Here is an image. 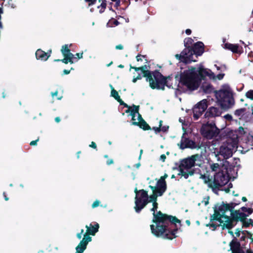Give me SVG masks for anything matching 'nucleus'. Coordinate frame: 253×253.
<instances>
[{
    "instance_id": "1",
    "label": "nucleus",
    "mask_w": 253,
    "mask_h": 253,
    "mask_svg": "<svg viewBox=\"0 0 253 253\" xmlns=\"http://www.w3.org/2000/svg\"><path fill=\"white\" fill-rule=\"evenodd\" d=\"M149 187L152 190L153 194L149 197V203H153V208L151 211H153V221L156 224L150 226L152 233L157 237L171 240L176 237L177 230L171 231L170 229L174 226V224L180 222V221L175 217L168 216L160 211L155 213V211L158 209L157 198L163 195L161 194L162 189L157 186L149 185Z\"/></svg>"
},
{
    "instance_id": "2",
    "label": "nucleus",
    "mask_w": 253,
    "mask_h": 253,
    "mask_svg": "<svg viewBox=\"0 0 253 253\" xmlns=\"http://www.w3.org/2000/svg\"><path fill=\"white\" fill-rule=\"evenodd\" d=\"M231 208L232 207L228 204H217L214 207V212L211 216V219L218 221L219 222L218 226H221L222 229H230L239 221H244L245 220L247 215L239 210L232 211L230 217L225 216L226 212L230 211Z\"/></svg>"
},
{
    "instance_id": "3",
    "label": "nucleus",
    "mask_w": 253,
    "mask_h": 253,
    "mask_svg": "<svg viewBox=\"0 0 253 253\" xmlns=\"http://www.w3.org/2000/svg\"><path fill=\"white\" fill-rule=\"evenodd\" d=\"M205 75L214 79V74L210 70L203 67H200L198 69L191 68L184 71L181 76L180 81L188 88L195 90L199 85V76L203 77Z\"/></svg>"
},
{
    "instance_id": "4",
    "label": "nucleus",
    "mask_w": 253,
    "mask_h": 253,
    "mask_svg": "<svg viewBox=\"0 0 253 253\" xmlns=\"http://www.w3.org/2000/svg\"><path fill=\"white\" fill-rule=\"evenodd\" d=\"M130 68L137 72L140 70L143 74V76L146 78V80L149 83L150 87L153 89H164L166 84V79L158 71L151 72L147 70V66L144 65L140 67H132Z\"/></svg>"
},
{
    "instance_id": "5",
    "label": "nucleus",
    "mask_w": 253,
    "mask_h": 253,
    "mask_svg": "<svg viewBox=\"0 0 253 253\" xmlns=\"http://www.w3.org/2000/svg\"><path fill=\"white\" fill-rule=\"evenodd\" d=\"M202 163V157L198 155H193L184 159L181 161L178 167V175L187 179L194 173V170L192 168L195 166H200Z\"/></svg>"
},
{
    "instance_id": "6",
    "label": "nucleus",
    "mask_w": 253,
    "mask_h": 253,
    "mask_svg": "<svg viewBox=\"0 0 253 253\" xmlns=\"http://www.w3.org/2000/svg\"><path fill=\"white\" fill-rule=\"evenodd\" d=\"M85 228H86V232L84 234L83 239L76 248V253H83L84 252L86 248L87 245L92 239L89 235L94 236L98 232L99 225L97 223L93 226L91 224H90L89 225H86Z\"/></svg>"
},
{
    "instance_id": "7",
    "label": "nucleus",
    "mask_w": 253,
    "mask_h": 253,
    "mask_svg": "<svg viewBox=\"0 0 253 253\" xmlns=\"http://www.w3.org/2000/svg\"><path fill=\"white\" fill-rule=\"evenodd\" d=\"M216 96L221 107L223 109L231 107L234 104L233 98L231 91L228 89L220 90L216 94Z\"/></svg>"
},
{
    "instance_id": "8",
    "label": "nucleus",
    "mask_w": 253,
    "mask_h": 253,
    "mask_svg": "<svg viewBox=\"0 0 253 253\" xmlns=\"http://www.w3.org/2000/svg\"><path fill=\"white\" fill-rule=\"evenodd\" d=\"M149 203V197L147 192L143 189L135 195L134 209L136 212H139Z\"/></svg>"
},
{
    "instance_id": "9",
    "label": "nucleus",
    "mask_w": 253,
    "mask_h": 253,
    "mask_svg": "<svg viewBox=\"0 0 253 253\" xmlns=\"http://www.w3.org/2000/svg\"><path fill=\"white\" fill-rule=\"evenodd\" d=\"M185 40L187 41V42L185 43V46L186 47L183 51L182 55H185L188 53H190V54H195V56L196 58H197L198 56L201 55L204 52V44L201 42H198L195 43L193 47V48L190 47V46H187V44L188 42L191 43L192 39L191 38H188Z\"/></svg>"
},
{
    "instance_id": "10",
    "label": "nucleus",
    "mask_w": 253,
    "mask_h": 253,
    "mask_svg": "<svg viewBox=\"0 0 253 253\" xmlns=\"http://www.w3.org/2000/svg\"><path fill=\"white\" fill-rule=\"evenodd\" d=\"M237 141L235 139L233 141L232 144H228L227 145H222L220 147L219 153L220 154L227 159L232 156L233 152L235 151L237 148Z\"/></svg>"
},
{
    "instance_id": "11",
    "label": "nucleus",
    "mask_w": 253,
    "mask_h": 253,
    "mask_svg": "<svg viewBox=\"0 0 253 253\" xmlns=\"http://www.w3.org/2000/svg\"><path fill=\"white\" fill-rule=\"evenodd\" d=\"M228 178L223 171H219L214 175L213 190L218 189L228 182Z\"/></svg>"
},
{
    "instance_id": "12",
    "label": "nucleus",
    "mask_w": 253,
    "mask_h": 253,
    "mask_svg": "<svg viewBox=\"0 0 253 253\" xmlns=\"http://www.w3.org/2000/svg\"><path fill=\"white\" fill-rule=\"evenodd\" d=\"M201 131L202 134L208 139L212 138L218 133V130L215 126L209 124L203 125Z\"/></svg>"
},
{
    "instance_id": "13",
    "label": "nucleus",
    "mask_w": 253,
    "mask_h": 253,
    "mask_svg": "<svg viewBox=\"0 0 253 253\" xmlns=\"http://www.w3.org/2000/svg\"><path fill=\"white\" fill-rule=\"evenodd\" d=\"M207 100L203 99L198 102L193 109V117L195 120H198L208 107Z\"/></svg>"
},
{
    "instance_id": "14",
    "label": "nucleus",
    "mask_w": 253,
    "mask_h": 253,
    "mask_svg": "<svg viewBox=\"0 0 253 253\" xmlns=\"http://www.w3.org/2000/svg\"><path fill=\"white\" fill-rule=\"evenodd\" d=\"M61 51L64 58L62 60L57 59L55 60L54 61H61L65 64H67L69 62L71 64L73 63V59L74 57V55L70 52V50L69 49L68 45L65 44L62 46Z\"/></svg>"
},
{
    "instance_id": "15",
    "label": "nucleus",
    "mask_w": 253,
    "mask_h": 253,
    "mask_svg": "<svg viewBox=\"0 0 253 253\" xmlns=\"http://www.w3.org/2000/svg\"><path fill=\"white\" fill-rule=\"evenodd\" d=\"M123 105L125 107L128 108V110L126 111V112H130V115L132 116V120L133 121H138L140 122V120L141 119V116L138 113V106L133 105L132 107H130L125 103H124Z\"/></svg>"
},
{
    "instance_id": "16",
    "label": "nucleus",
    "mask_w": 253,
    "mask_h": 253,
    "mask_svg": "<svg viewBox=\"0 0 253 253\" xmlns=\"http://www.w3.org/2000/svg\"><path fill=\"white\" fill-rule=\"evenodd\" d=\"M196 144L194 141L187 138L183 134L180 142V148L182 149L186 148L193 149L196 148Z\"/></svg>"
},
{
    "instance_id": "17",
    "label": "nucleus",
    "mask_w": 253,
    "mask_h": 253,
    "mask_svg": "<svg viewBox=\"0 0 253 253\" xmlns=\"http://www.w3.org/2000/svg\"><path fill=\"white\" fill-rule=\"evenodd\" d=\"M223 47L225 49L231 50L235 53L241 54L243 52V47L238 44L225 43L223 45Z\"/></svg>"
},
{
    "instance_id": "18",
    "label": "nucleus",
    "mask_w": 253,
    "mask_h": 253,
    "mask_svg": "<svg viewBox=\"0 0 253 253\" xmlns=\"http://www.w3.org/2000/svg\"><path fill=\"white\" fill-rule=\"evenodd\" d=\"M230 249L232 253H253V252L250 250H247L245 253L244 250L240 247V244L235 241H232L230 244Z\"/></svg>"
},
{
    "instance_id": "19",
    "label": "nucleus",
    "mask_w": 253,
    "mask_h": 253,
    "mask_svg": "<svg viewBox=\"0 0 253 253\" xmlns=\"http://www.w3.org/2000/svg\"><path fill=\"white\" fill-rule=\"evenodd\" d=\"M182 54H183L182 51L180 54H177L175 55V56L178 60L186 63L196 61V59L193 57V55H195V54H192L191 55L190 53H188L185 55L184 54V56H182Z\"/></svg>"
},
{
    "instance_id": "20",
    "label": "nucleus",
    "mask_w": 253,
    "mask_h": 253,
    "mask_svg": "<svg viewBox=\"0 0 253 253\" xmlns=\"http://www.w3.org/2000/svg\"><path fill=\"white\" fill-rule=\"evenodd\" d=\"M221 113L222 112L219 108L215 107H211L206 112L205 115L207 117H216L219 116Z\"/></svg>"
},
{
    "instance_id": "21",
    "label": "nucleus",
    "mask_w": 253,
    "mask_h": 253,
    "mask_svg": "<svg viewBox=\"0 0 253 253\" xmlns=\"http://www.w3.org/2000/svg\"><path fill=\"white\" fill-rule=\"evenodd\" d=\"M168 177V175L165 174L164 176H161L160 179L157 181L156 186L161 188V194H163L167 189V184L165 179Z\"/></svg>"
},
{
    "instance_id": "22",
    "label": "nucleus",
    "mask_w": 253,
    "mask_h": 253,
    "mask_svg": "<svg viewBox=\"0 0 253 253\" xmlns=\"http://www.w3.org/2000/svg\"><path fill=\"white\" fill-rule=\"evenodd\" d=\"M50 52H51V51H50ZM50 53L45 52L41 49H38L36 52V56L37 59L46 61L50 56Z\"/></svg>"
},
{
    "instance_id": "23",
    "label": "nucleus",
    "mask_w": 253,
    "mask_h": 253,
    "mask_svg": "<svg viewBox=\"0 0 253 253\" xmlns=\"http://www.w3.org/2000/svg\"><path fill=\"white\" fill-rule=\"evenodd\" d=\"M200 178L202 179L204 182L208 185L209 187L213 189V181L211 180L209 175L201 174Z\"/></svg>"
},
{
    "instance_id": "24",
    "label": "nucleus",
    "mask_w": 253,
    "mask_h": 253,
    "mask_svg": "<svg viewBox=\"0 0 253 253\" xmlns=\"http://www.w3.org/2000/svg\"><path fill=\"white\" fill-rule=\"evenodd\" d=\"M132 125H139L140 127L142 128L144 130H148L150 128L149 126L142 119L140 120V122L138 121H133Z\"/></svg>"
},
{
    "instance_id": "25",
    "label": "nucleus",
    "mask_w": 253,
    "mask_h": 253,
    "mask_svg": "<svg viewBox=\"0 0 253 253\" xmlns=\"http://www.w3.org/2000/svg\"><path fill=\"white\" fill-rule=\"evenodd\" d=\"M111 94L112 97L120 102L121 105H123L124 102L120 98V96H119L118 92L114 88H112L111 90Z\"/></svg>"
},
{
    "instance_id": "26",
    "label": "nucleus",
    "mask_w": 253,
    "mask_h": 253,
    "mask_svg": "<svg viewBox=\"0 0 253 253\" xmlns=\"http://www.w3.org/2000/svg\"><path fill=\"white\" fill-rule=\"evenodd\" d=\"M202 89L203 91L206 93H211L213 90L212 86L211 84H203L202 86Z\"/></svg>"
},
{
    "instance_id": "27",
    "label": "nucleus",
    "mask_w": 253,
    "mask_h": 253,
    "mask_svg": "<svg viewBox=\"0 0 253 253\" xmlns=\"http://www.w3.org/2000/svg\"><path fill=\"white\" fill-rule=\"evenodd\" d=\"M210 168L212 171H220L221 168L217 163H213L210 165Z\"/></svg>"
},
{
    "instance_id": "28",
    "label": "nucleus",
    "mask_w": 253,
    "mask_h": 253,
    "mask_svg": "<svg viewBox=\"0 0 253 253\" xmlns=\"http://www.w3.org/2000/svg\"><path fill=\"white\" fill-rule=\"evenodd\" d=\"M106 1L105 0L102 1L101 4L100 5V6H98V8H100L99 10V11L100 13H102L104 11V10L106 8Z\"/></svg>"
},
{
    "instance_id": "29",
    "label": "nucleus",
    "mask_w": 253,
    "mask_h": 253,
    "mask_svg": "<svg viewBox=\"0 0 253 253\" xmlns=\"http://www.w3.org/2000/svg\"><path fill=\"white\" fill-rule=\"evenodd\" d=\"M245 96L247 98L253 100V90H250L246 93Z\"/></svg>"
},
{
    "instance_id": "30",
    "label": "nucleus",
    "mask_w": 253,
    "mask_h": 253,
    "mask_svg": "<svg viewBox=\"0 0 253 253\" xmlns=\"http://www.w3.org/2000/svg\"><path fill=\"white\" fill-rule=\"evenodd\" d=\"M245 110V109L244 108H241V109L237 110L235 112V115L237 116H242L244 114Z\"/></svg>"
},
{
    "instance_id": "31",
    "label": "nucleus",
    "mask_w": 253,
    "mask_h": 253,
    "mask_svg": "<svg viewBox=\"0 0 253 253\" xmlns=\"http://www.w3.org/2000/svg\"><path fill=\"white\" fill-rule=\"evenodd\" d=\"M163 122L162 121H160L159 122V127H154L153 129L155 130V131L157 133L161 131V127L162 125Z\"/></svg>"
},
{
    "instance_id": "32",
    "label": "nucleus",
    "mask_w": 253,
    "mask_h": 253,
    "mask_svg": "<svg viewBox=\"0 0 253 253\" xmlns=\"http://www.w3.org/2000/svg\"><path fill=\"white\" fill-rule=\"evenodd\" d=\"M100 202L98 200H96L92 205V208H95L99 205Z\"/></svg>"
},
{
    "instance_id": "33",
    "label": "nucleus",
    "mask_w": 253,
    "mask_h": 253,
    "mask_svg": "<svg viewBox=\"0 0 253 253\" xmlns=\"http://www.w3.org/2000/svg\"><path fill=\"white\" fill-rule=\"evenodd\" d=\"M224 118L225 119H226V120H228V121H231L232 119V117L231 115H229V114H227V115H225L224 116Z\"/></svg>"
},
{
    "instance_id": "34",
    "label": "nucleus",
    "mask_w": 253,
    "mask_h": 253,
    "mask_svg": "<svg viewBox=\"0 0 253 253\" xmlns=\"http://www.w3.org/2000/svg\"><path fill=\"white\" fill-rule=\"evenodd\" d=\"M224 76V74H219L217 75L216 76V77H215V76H214V79H215V78H217V79H218L219 80H221V79H223V78Z\"/></svg>"
},
{
    "instance_id": "35",
    "label": "nucleus",
    "mask_w": 253,
    "mask_h": 253,
    "mask_svg": "<svg viewBox=\"0 0 253 253\" xmlns=\"http://www.w3.org/2000/svg\"><path fill=\"white\" fill-rule=\"evenodd\" d=\"M84 229H82L81 230V232L80 233H79L77 234V238L79 239H81L82 238V235L84 233Z\"/></svg>"
},
{
    "instance_id": "36",
    "label": "nucleus",
    "mask_w": 253,
    "mask_h": 253,
    "mask_svg": "<svg viewBox=\"0 0 253 253\" xmlns=\"http://www.w3.org/2000/svg\"><path fill=\"white\" fill-rule=\"evenodd\" d=\"M145 57L144 56H142L141 55H138L136 56V60L137 61H142V58Z\"/></svg>"
},
{
    "instance_id": "37",
    "label": "nucleus",
    "mask_w": 253,
    "mask_h": 253,
    "mask_svg": "<svg viewBox=\"0 0 253 253\" xmlns=\"http://www.w3.org/2000/svg\"><path fill=\"white\" fill-rule=\"evenodd\" d=\"M89 147L93 148L94 149L96 148V145L95 142H91V144L89 145Z\"/></svg>"
},
{
    "instance_id": "38",
    "label": "nucleus",
    "mask_w": 253,
    "mask_h": 253,
    "mask_svg": "<svg viewBox=\"0 0 253 253\" xmlns=\"http://www.w3.org/2000/svg\"><path fill=\"white\" fill-rule=\"evenodd\" d=\"M83 53H78L76 54V56L79 58L81 59L83 58Z\"/></svg>"
},
{
    "instance_id": "39",
    "label": "nucleus",
    "mask_w": 253,
    "mask_h": 253,
    "mask_svg": "<svg viewBox=\"0 0 253 253\" xmlns=\"http://www.w3.org/2000/svg\"><path fill=\"white\" fill-rule=\"evenodd\" d=\"M166 159V157L165 155H164V154L162 155L160 157V160L162 162H165Z\"/></svg>"
},
{
    "instance_id": "40",
    "label": "nucleus",
    "mask_w": 253,
    "mask_h": 253,
    "mask_svg": "<svg viewBox=\"0 0 253 253\" xmlns=\"http://www.w3.org/2000/svg\"><path fill=\"white\" fill-rule=\"evenodd\" d=\"M116 49H123V46L122 44H119L116 46Z\"/></svg>"
},
{
    "instance_id": "41",
    "label": "nucleus",
    "mask_w": 253,
    "mask_h": 253,
    "mask_svg": "<svg viewBox=\"0 0 253 253\" xmlns=\"http://www.w3.org/2000/svg\"><path fill=\"white\" fill-rule=\"evenodd\" d=\"M169 127L168 126H164V127H161V131H166L168 129Z\"/></svg>"
},
{
    "instance_id": "42",
    "label": "nucleus",
    "mask_w": 253,
    "mask_h": 253,
    "mask_svg": "<svg viewBox=\"0 0 253 253\" xmlns=\"http://www.w3.org/2000/svg\"><path fill=\"white\" fill-rule=\"evenodd\" d=\"M114 163V161L112 159H109L107 161V164L108 165L113 164Z\"/></svg>"
},
{
    "instance_id": "43",
    "label": "nucleus",
    "mask_w": 253,
    "mask_h": 253,
    "mask_svg": "<svg viewBox=\"0 0 253 253\" xmlns=\"http://www.w3.org/2000/svg\"><path fill=\"white\" fill-rule=\"evenodd\" d=\"M39 140V139H38L37 140H35V141H32L30 142V145H37V141Z\"/></svg>"
},
{
    "instance_id": "44",
    "label": "nucleus",
    "mask_w": 253,
    "mask_h": 253,
    "mask_svg": "<svg viewBox=\"0 0 253 253\" xmlns=\"http://www.w3.org/2000/svg\"><path fill=\"white\" fill-rule=\"evenodd\" d=\"M87 1H88L90 2L89 5L93 4L95 3L96 0H85Z\"/></svg>"
},
{
    "instance_id": "45",
    "label": "nucleus",
    "mask_w": 253,
    "mask_h": 253,
    "mask_svg": "<svg viewBox=\"0 0 253 253\" xmlns=\"http://www.w3.org/2000/svg\"><path fill=\"white\" fill-rule=\"evenodd\" d=\"M240 231L238 229L237 230V231L235 232V234H236V237H239L240 235Z\"/></svg>"
},
{
    "instance_id": "46",
    "label": "nucleus",
    "mask_w": 253,
    "mask_h": 253,
    "mask_svg": "<svg viewBox=\"0 0 253 253\" xmlns=\"http://www.w3.org/2000/svg\"><path fill=\"white\" fill-rule=\"evenodd\" d=\"M70 70H63V73L65 75L69 74L70 73Z\"/></svg>"
},
{
    "instance_id": "47",
    "label": "nucleus",
    "mask_w": 253,
    "mask_h": 253,
    "mask_svg": "<svg viewBox=\"0 0 253 253\" xmlns=\"http://www.w3.org/2000/svg\"><path fill=\"white\" fill-rule=\"evenodd\" d=\"M57 94H58V91H56L55 92L51 93L52 97H54L55 96H57Z\"/></svg>"
},
{
    "instance_id": "48",
    "label": "nucleus",
    "mask_w": 253,
    "mask_h": 253,
    "mask_svg": "<svg viewBox=\"0 0 253 253\" xmlns=\"http://www.w3.org/2000/svg\"><path fill=\"white\" fill-rule=\"evenodd\" d=\"M185 32L187 35H190L191 33V31L190 29H187Z\"/></svg>"
},
{
    "instance_id": "49",
    "label": "nucleus",
    "mask_w": 253,
    "mask_h": 253,
    "mask_svg": "<svg viewBox=\"0 0 253 253\" xmlns=\"http://www.w3.org/2000/svg\"><path fill=\"white\" fill-rule=\"evenodd\" d=\"M250 239L251 240L252 242L253 243V233L250 234Z\"/></svg>"
},
{
    "instance_id": "50",
    "label": "nucleus",
    "mask_w": 253,
    "mask_h": 253,
    "mask_svg": "<svg viewBox=\"0 0 253 253\" xmlns=\"http://www.w3.org/2000/svg\"><path fill=\"white\" fill-rule=\"evenodd\" d=\"M134 192H135V195H137V194L139 193V192H140V190H138L137 189V188H135V189H134Z\"/></svg>"
},
{
    "instance_id": "51",
    "label": "nucleus",
    "mask_w": 253,
    "mask_h": 253,
    "mask_svg": "<svg viewBox=\"0 0 253 253\" xmlns=\"http://www.w3.org/2000/svg\"><path fill=\"white\" fill-rule=\"evenodd\" d=\"M55 121H56V122L59 123L60 121V119L59 117H56L55 119Z\"/></svg>"
},
{
    "instance_id": "52",
    "label": "nucleus",
    "mask_w": 253,
    "mask_h": 253,
    "mask_svg": "<svg viewBox=\"0 0 253 253\" xmlns=\"http://www.w3.org/2000/svg\"><path fill=\"white\" fill-rule=\"evenodd\" d=\"M239 131H240L241 133L243 132L244 131V128L242 127H240L239 128Z\"/></svg>"
},
{
    "instance_id": "53",
    "label": "nucleus",
    "mask_w": 253,
    "mask_h": 253,
    "mask_svg": "<svg viewBox=\"0 0 253 253\" xmlns=\"http://www.w3.org/2000/svg\"><path fill=\"white\" fill-rule=\"evenodd\" d=\"M142 153H143V150L141 149V150H140V155H139V160L141 159Z\"/></svg>"
},
{
    "instance_id": "54",
    "label": "nucleus",
    "mask_w": 253,
    "mask_h": 253,
    "mask_svg": "<svg viewBox=\"0 0 253 253\" xmlns=\"http://www.w3.org/2000/svg\"><path fill=\"white\" fill-rule=\"evenodd\" d=\"M137 80L138 79L136 78H134L133 79L132 82L133 83H135Z\"/></svg>"
},
{
    "instance_id": "55",
    "label": "nucleus",
    "mask_w": 253,
    "mask_h": 253,
    "mask_svg": "<svg viewBox=\"0 0 253 253\" xmlns=\"http://www.w3.org/2000/svg\"><path fill=\"white\" fill-rule=\"evenodd\" d=\"M140 166V163H138L135 165V166H136V168H137V169L139 168Z\"/></svg>"
},
{
    "instance_id": "56",
    "label": "nucleus",
    "mask_w": 253,
    "mask_h": 253,
    "mask_svg": "<svg viewBox=\"0 0 253 253\" xmlns=\"http://www.w3.org/2000/svg\"><path fill=\"white\" fill-rule=\"evenodd\" d=\"M138 80H140L141 79V76L140 75H138L137 77H136Z\"/></svg>"
},
{
    "instance_id": "57",
    "label": "nucleus",
    "mask_w": 253,
    "mask_h": 253,
    "mask_svg": "<svg viewBox=\"0 0 253 253\" xmlns=\"http://www.w3.org/2000/svg\"><path fill=\"white\" fill-rule=\"evenodd\" d=\"M3 195L4 196V199L6 201H7L8 200V198L5 196V193H3Z\"/></svg>"
},
{
    "instance_id": "58",
    "label": "nucleus",
    "mask_w": 253,
    "mask_h": 253,
    "mask_svg": "<svg viewBox=\"0 0 253 253\" xmlns=\"http://www.w3.org/2000/svg\"><path fill=\"white\" fill-rule=\"evenodd\" d=\"M251 111H252V114L253 116V106H252L251 107Z\"/></svg>"
},
{
    "instance_id": "59",
    "label": "nucleus",
    "mask_w": 253,
    "mask_h": 253,
    "mask_svg": "<svg viewBox=\"0 0 253 253\" xmlns=\"http://www.w3.org/2000/svg\"><path fill=\"white\" fill-rule=\"evenodd\" d=\"M242 200H243V201H244V202H246V201H247V199H246V197H243L242 198Z\"/></svg>"
},
{
    "instance_id": "60",
    "label": "nucleus",
    "mask_w": 253,
    "mask_h": 253,
    "mask_svg": "<svg viewBox=\"0 0 253 253\" xmlns=\"http://www.w3.org/2000/svg\"><path fill=\"white\" fill-rule=\"evenodd\" d=\"M215 66L216 67L217 70H219L220 69V67H219L217 66L216 65H215Z\"/></svg>"
},
{
    "instance_id": "61",
    "label": "nucleus",
    "mask_w": 253,
    "mask_h": 253,
    "mask_svg": "<svg viewBox=\"0 0 253 253\" xmlns=\"http://www.w3.org/2000/svg\"><path fill=\"white\" fill-rule=\"evenodd\" d=\"M119 67L120 68H123V67H124V66H123V65H120L119 66Z\"/></svg>"
},
{
    "instance_id": "62",
    "label": "nucleus",
    "mask_w": 253,
    "mask_h": 253,
    "mask_svg": "<svg viewBox=\"0 0 253 253\" xmlns=\"http://www.w3.org/2000/svg\"><path fill=\"white\" fill-rule=\"evenodd\" d=\"M242 210L243 211H246L245 210H247V209L246 208H243Z\"/></svg>"
},
{
    "instance_id": "63",
    "label": "nucleus",
    "mask_w": 253,
    "mask_h": 253,
    "mask_svg": "<svg viewBox=\"0 0 253 253\" xmlns=\"http://www.w3.org/2000/svg\"><path fill=\"white\" fill-rule=\"evenodd\" d=\"M248 210L249 211V213H251V210L250 209H249Z\"/></svg>"
},
{
    "instance_id": "64",
    "label": "nucleus",
    "mask_w": 253,
    "mask_h": 253,
    "mask_svg": "<svg viewBox=\"0 0 253 253\" xmlns=\"http://www.w3.org/2000/svg\"><path fill=\"white\" fill-rule=\"evenodd\" d=\"M110 87L112 89V88H114L113 86L111 84H110Z\"/></svg>"
}]
</instances>
